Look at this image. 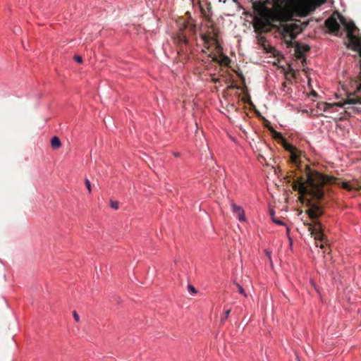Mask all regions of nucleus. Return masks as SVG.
<instances>
[{
    "label": "nucleus",
    "mask_w": 361,
    "mask_h": 361,
    "mask_svg": "<svg viewBox=\"0 0 361 361\" xmlns=\"http://www.w3.org/2000/svg\"><path fill=\"white\" fill-rule=\"evenodd\" d=\"M173 154L176 157H178L180 155L179 152H173Z\"/></svg>",
    "instance_id": "27"
},
{
    "label": "nucleus",
    "mask_w": 361,
    "mask_h": 361,
    "mask_svg": "<svg viewBox=\"0 0 361 361\" xmlns=\"http://www.w3.org/2000/svg\"><path fill=\"white\" fill-rule=\"evenodd\" d=\"M110 207L114 209H118V203L116 201L111 200L110 201Z\"/></svg>",
    "instance_id": "16"
},
{
    "label": "nucleus",
    "mask_w": 361,
    "mask_h": 361,
    "mask_svg": "<svg viewBox=\"0 0 361 361\" xmlns=\"http://www.w3.org/2000/svg\"><path fill=\"white\" fill-rule=\"evenodd\" d=\"M276 1V0H265L264 2H263V6H273Z\"/></svg>",
    "instance_id": "19"
},
{
    "label": "nucleus",
    "mask_w": 361,
    "mask_h": 361,
    "mask_svg": "<svg viewBox=\"0 0 361 361\" xmlns=\"http://www.w3.org/2000/svg\"><path fill=\"white\" fill-rule=\"evenodd\" d=\"M285 149L290 153V160L295 165L300 164L301 152L294 145L286 144Z\"/></svg>",
    "instance_id": "7"
},
{
    "label": "nucleus",
    "mask_w": 361,
    "mask_h": 361,
    "mask_svg": "<svg viewBox=\"0 0 361 361\" xmlns=\"http://www.w3.org/2000/svg\"><path fill=\"white\" fill-rule=\"evenodd\" d=\"M323 105L324 106V111H326V108H330V104L327 103H324Z\"/></svg>",
    "instance_id": "26"
},
{
    "label": "nucleus",
    "mask_w": 361,
    "mask_h": 361,
    "mask_svg": "<svg viewBox=\"0 0 361 361\" xmlns=\"http://www.w3.org/2000/svg\"><path fill=\"white\" fill-rule=\"evenodd\" d=\"M236 286H237V288L238 290V293L240 294L243 295V296L247 297V294H246L244 288H243V286L238 283H237Z\"/></svg>",
    "instance_id": "14"
},
{
    "label": "nucleus",
    "mask_w": 361,
    "mask_h": 361,
    "mask_svg": "<svg viewBox=\"0 0 361 361\" xmlns=\"http://www.w3.org/2000/svg\"><path fill=\"white\" fill-rule=\"evenodd\" d=\"M230 312H231V310L230 309H228V310L225 311V312H224L225 313V317L221 319V323H224L228 319Z\"/></svg>",
    "instance_id": "18"
},
{
    "label": "nucleus",
    "mask_w": 361,
    "mask_h": 361,
    "mask_svg": "<svg viewBox=\"0 0 361 361\" xmlns=\"http://www.w3.org/2000/svg\"><path fill=\"white\" fill-rule=\"evenodd\" d=\"M300 178H305V173L304 174V176H299V177H298V178H297V180H295V190H297V188H298V190L300 192V189H299L298 184V183H297V182H298V179H299Z\"/></svg>",
    "instance_id": "23"
},
{
    "label": "nucleus",
    "mask_w": 361,
    "mask_h": 361,
    "mask_svg": "<svg viewBox=\"0 0 361 361\" xmlns=\"http://www.w3.org/2000/svg\"><path fill=\"white\" fill-rule=\"evenodd\" d=\"M357 104V102L354 99H348L347 102H345L343 104V106L345 108L347 105H351V104ZM346 109H349L348 106L346 107Z\"/></svg>",
    "instance_id": "13"
},
{
    "label": "nucleus",
    "mask_w": 361,
    "mask_h": 361,
    "mask_svg": "<svg viewBox=\"0 0 361 361\" xmlns=\"http://www.w3.org/2000/svg\"><path fill=\"white\" fill-rule=\"evenodd\" d=\"M208 57L211 58L213 61H218V57L213 52L210 53Z\"/></svg>",
    "instance_id": "21"
},
{
    "label": "nucleus",
    "mask_w": 361,
    "mask_h": 361,
    "mask_svg": "<svg viewBox=\"0 0 361 361\" xmlns=\"http://www.w3.org/2000/svg\"><path fill=\"white\" fill-rule=\"evenodd\" d=\"M233 2L238 4V0H233Z\"/></svg>",
    "instance_id": "29"
},
{
    "label": "nucleus",
    "mask_w": 361,
    "mask_h": 361,
    "mask_svg": "<svg viewBox=\"0 0 361 361\" xmlns=\"http://www.w3.org/2000/svg\"><path fill=\"white\" fill-rule=\"evenodd\" d=\"M305 178H300L298 184L300 192L311 196L313 199L320 200L325 195V187L328 185H338L342 188L350 190L347 182L339 181L337 178L324 176L312 169L310 166L305 165Z\"/></svg>",
    "instance_id": "1"
},
{
    "label": "nucleus",
    "mask_w": 361,
    "mask_h": 361,
    "mask_svg": "<svg viewBox=\"0 0 361 361\" xmlns=\"http://www.w3.org/2000/svg\"><path fill=\"white\" fill-rule=\"evenodd\" d=\"M272 221L277 225L286 226V224L282 220L276 219V217H272Z\"/></svg>",
    "instance_id": "15"
},
{
    "label": "nucleus",
    "mask_w": 361,
    "mask_h": 361,
    "mask_svg": "<svg viewBox=\"0 0 361 361\" xmlns=\"http://www.w3.org/2000/svg\"><path fill=\"white\" fill-rule=\"evenodd\" d=\"M188 291L192 293V294H195L197 293V290L195 289V288L192 286V285H188Z\"/></svg>",
    "instance_id": "20"
},
{
    "label": "nucleus",
    "mask_w": 361,
    "mask_h": 361,
    "mask_svg": "<svg viewBox=\"0 0 361 361\" xmlns=\"http://www.w3.org/2000/svg\"><path fill=\"white\" fill-rule=\"evenodd\" d=\"M295 49L297 54L299 55H302L307 52H308L310 49V47L308 44H301L299 42H295Z\"/></svg>",
    "instance_id": "10"
},
{
    "label": "nucleus",
    "mask_w": 361,
    "mask_h": 361,
    "mask_svg": "<svg viewBox=\"0 0 361 361\" xmlns=\"http://www.w3.org/2000/svg\"><path fill=\"white\" fill-rule=\"evenodd\" d=\"M274 214H275V212H274V210H271V211L270 212V214H271V218H272V217H275V216H274Z\"/></svg>",
    "instance_id": "28"
},
{
    "label": "nucleus",
    "mask_w": 361,
    "mask_h": 361,
    "mask_svg": "<svg viewBox=\"0 0 361 361\" xmlns=\"http://www.w3.org/2000/svg\"><path fill=\"white\" fill-rule=\"evenodd\" d=\"M73 59L78 63H81L82 62V57L80 56L75 55L73 56Z\"/></svg>",
    "instance_id": "22"
},
{
    "label": "nucleus",
    "mask_w": 361,
    "mask_h": 361,
    "mask_svg": "<svg viewBox=\"0 0 361 361\" xmlns=\"http://www.w3.org/2000/svg\"><path fill=\"white\" fill-rule=\"evenodd\" d=\"M326 1L327 0H312L310 3V6L312 10H314L325 4Z\"/></svg>",
    "instance_id": "11"
},
{
    "label": "nucleus",
    "mask_w": 361,
    "mask_h": 361,
    "mask_svg": "<svg viewBox=\"0 0 361 361\" xmlns=\"http://www.w3.org/2000/svg\"><path fill=\"white\" fill-rule=\"evenodd\" d=\"M325 27L330 33L338 35L340 32L341 25L338 22L337 18L332 15L328 18L324 22Z\"/></svg>",
    "instance_id": "6"
},
{
    "label": "nucleus",
    "mask_w": 361,
    "mask_h": 361,
    "mask_svg": "<svg viewBox=\"0 0 361 361\" xmlns=\"http://www.w3.org/2000/svg\"><path fill=\"white\" fill-rule=\"evenodd\" d=\"M189 29H190V30L191 32H195V25H190Z\"/></svg>",
    "instance_id": "25"
},
{
    "label": "nucleus",
    "mask_w": 361,
    "mask_h": 361,
    "mask_svg": "<svg viewBox=\"0 0 361 361\" xmlns=\"http://www.w3.org/2000/svg\"><path fill=\"white\" fill-rule=\"evenodd\" d=\"M302 31V25L290 22L281 24L278 27V32L286 42L288 46H293L292 40Z\"/></svg>",
    "instance_id": "4"
},
{
    "label": "nucleus",
    "mask_w": 361,
    "mask_h": 361,
    "mask_svg": "<svg viewBox=\"0 0 361 361\" xmlns=\"http://www.w3.org/2000/svg\"><path fill=\"white\" fill-rule=\"evenodd\" d=\"M231 207L232 212L235 215L238 221H245L246 219L243 208L233 202L231 204Z\"/></svg>",
    "instance_id": "9"
},
{
    "label": "nucleus",
    "mask_w": 361,
    "mask_h": 361,
    "mask_svg": "<svg viewBox=\"0 0 361 361\" xmlns=\"http://www.w3.org/2000/svg\"><path fill=\"white\" fill-rule=\"evenodd\" d=\"M202 39L204 42V49H202L203 53H207V51L211 48L212 45L215 47V50L217 52L222 51V47L216 38L212 36L202 35Z\"/></svg>",
    "instance_id": "5"
},
{
    "label": "nucleus",
    "mask_w": 361,
    "mask_h": 361,
    "mask_svg": "<svg viewBox=\"0 0 361 361\" xmlns=\"http://www.w3.org/2000/svg\"><path fill=\"white\" fill-rule=\"evenodd\" d=\"M308 205L310 207L307 211L309 216L314 221V225H310L309 231L314 236V239L319 241L317 243V246L320 248H324L325 235L323 233L322 225L317 219L322 215V212L319 205L313 204L311 201H308Z\"/></svg>",
    "instance_id": "2"
},
{
    "label": "nucleus",
    "mask_w": 361,
    "mask_h": 361,
    "mask_svg": "<svg viewBox=\"0 0 361 361\" xmlns=\"http://www.w3.org/2000/svg\"><path fill=\"white\" fill-rule=\"evenodd\" d=\"M174 40L178 47H179V48L182 51V52H185L187 51L188 47L189 45V40L183 31L180 30L176 34Z\"/></svg>",
    "instance_id": "8"
},
{
    "label": "nucleus",
    "mask_w": 361,
    "mask_h": 361,
    "mask_svg": "<svg viewBox=\"0 0 361 361\" xmlns=\"http://www.w3.org/2000/svg\"><path fill=\"white\" fill-rule=\"evenodd\" d=\"M185 27L186 28V27H189V25H185Z\"/></svg>",
    "instance_id": "30"
},
{
    "label": "nucleus",
    "mask_w": 361,
    "mask_h": 361,
    "mask_svg": "<svg viewBox=\"0 0 361 361\" xmlns=\"http://www.w3.org/2000/svg\"><path fill=\"white\" fill-rule=\"evenodd\" d=\"M73 318L75 320V322H79L80 320V317L75 311L73 312Z\"/></svg>",
    "instance_id": "24"
},
{
    "label": "nucleus",
    "mask_w": 361,
    "mask_h": 361,
    "mask_svg": "<svg viewBox=\"0 0 361 361\" xmlns=\"http://www.w3.org/2000/svg\"><path fill=\"white\" fill-rule=\"evenodd\" d=\"M338 16L340 19V23L345 26L348 32V43L346 45L347 48L355 51H360L361 49V37H359L355 35V32L358 31V28L353 22L347 23L342 16L338 14Z\"/></svg>",
    "instance_id": "3"
},
{
    "label": "nucleus",
    "mask_w": 361,
    "mask_h": 361,
    "mask_svg": "<svg viewBox=\"0 0 361 361\" xmlns=\"http://www.w3.org/2000/svg\"><path fill=\"white\" fill-rule=\"evenodd\" d=\"M51 145L53 149L59 148L61 146L60 139L56 136H54L51 140Z\"/></svg>",
    "instance_id": "12"
},
{
    "label": "nucleus",
    "mask_w": 361,
    "mask_h": 361,
    "mask_svg": "<svg viewBox=\"0 0 361 361\" xmlns=\"http://www.w3.org/2000/svg\"><path fill=\"white\" fill-rule=\"evenodd\" d=\"M85 183L87 189L88 190L89 192L91 193L92 188H91V184H90V180L88 178H85Z\"/></svg>",
    "instance_id": "17"
}]
</instances>
